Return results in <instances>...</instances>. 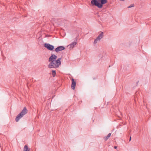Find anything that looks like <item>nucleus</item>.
Wrapping results in <instances>:
<instances>
[{"label": "nucleus", "instance_id": "5", "mask_svg": "<svg viewBox=\"0 0 151 151\" xmlns=\"http://www.w3.org/2000/svg\"><path fill=\"white\" fill-rule=\"evenodd\" d=\"M44 47L47 48L49 50L52 51L54 49V47L53 45L49 43H45L44 44Z\"/></svg>", "mask_w": 151, "mask_h": 151}, {"label": "nucleus", "instance_id": "12", "mask_svg": "<svg viewBox=\"0 0 151 151\" xmlns=\"http://www.w3.org/2000/svg\"><path fill=\"white\" fill-rule=\"evenodd\" d=\"M52 75L53 77H54L56 75V71L55 70H52Z\"/></svg>", "mask_w": 151, "mask_h": 151}, {"label": "nucleus", "instance_id": "10", "mask_svg": "<svg viewBox=\"0 0 151 151\" xmlns=\"http://www.w3.org/2000/svg\"><path fill=\"white\" fill-rule=\"evenodd\" d=\"M23 151H30V149L27 145H25L24 147Z\"/></svg>", "mask_w": 151, "mask_h": 151}, {"label": "nucleus", "instance_id": "16", "mask_svg": "<svg viewBox=\"0 0 151 151\" xmlns=\"http://www.w3.org/2000/svg\"><path fill=\"white\" fill-rule=\"evenodd\" d=\"M117 148V147L116 146H114V149H116Z\"/></svg>", "mask_w": 151, "mask_h": 151}, {"label": "nucleus", "instance_id": "8", "mask_svg": "<svg viewBox=\"0 0 151 151\" xmlns=\"http://www.w3.org/2000/svg\"><path fill=\"white\" fill-rule=\"evenodd\" d=\"M77 42L74 41L73 42L70 44L69 45H68V47H69L71 49L73 48L75 46Z\"/></svg>", "mask_w": 151, "mask_h": 151}, {"label": "nucleus", "instance_id": "13", "mask_svg": "<svg viewBox=\"0 0 151 151\" xmlns=\"http://www.w3.org/2000/svg\"><path fill=\"white\" fill-rule=\"evenodd\" d=\"M99 40L97 38H96L94 40L93 43L94 44H96L97 43V41Z\"/></svg>", "mask_w": 151, "mask_h": 151}, {"label": "nucleus", "instance_id": "3", "mask_svg": "<svg viewBox=\"0 0 151 151\" xmlns=\"http://www.w3.org/2000/svg\"><path fill=\"white\" fill-rule=\"evenodd\" d=\"M57 56L54 54H52L49 57L48 61L50 62L48 65V67L52 66V65L54 64L55 60L57 58Z\"/></svg>", "mask_w": 151, "mask_h": 151}, {"label": "nucleus", "instance_id": "6", "mask_svg": "<svg viewBox=\"0 0 151 151\" xmlns=\"http://www.w3.org/2000/svg\"><path fill=\"white\" fill-rule=\"evenodd\" d=\"M71 88L72 89L74 90L75 88V86L76 84V81L72 78L71 79Z\"/></svg>", "mask_w": 151, "mask_h": 151}, {"label": "nucleus", "instance_id": "7", "mask_svg": "<svg viewBox=\"0 0 151 151\" xmlns=\"http://www.w3.org/2000/svg\"><path fill=\"white\" fill-rule=\"evenodd\" d=\"M65 49V47L63 46H58L55 49V51L57 52H58L60 51H61Z\"/></svg>", "mask_w": 151, "mask_h": 151}, {"label": "nucleus", "instance_id": "17", "mask_svg": "<svg viewBox=\"0 0 151 151\" xmlns=\"http://www.w3.org/2000/svg\"><path fill=\"white\" fill-rule=\"evenodd\" d=\"M120 1H124V0H119Z\"/></svg>", "mask_w": 151, "mask_h": 151}, {"label": "nucleus", "instance_id": "11", "mask_svg": "<svg viewBox=\"0 0 151 151\" xmlns=\"http://www.w3.org/2000/svg\"><path fill=\"white\" fill-rule=\"evenodd\" d=\"M111 134V133H109L107 136H105L104 137V139L106 141L110 137Z\"/></svg>", "mask_w": 151, "mask_h": 151}, {"label": "nucleus", "instance_id": "18", "mask_svg": "<svg viewBox=\"0 0 151 151\" xmlns=\"http://www.w3.org/2000/svg\"><path fill=\"white\" fill-rule=\"evenodd\" d=\"M139 82V81H138L137 82V84Z\"/></svg>", "mask_w": 151, "mask_h": 151}, {"label": "nucleus", "instance_id": "15", "mask_svg": "<svg viewBox=\"0 0 151 151\" xmlns=\"http://www.w3.org/2000/svg\"><path fill=\"white\" fill-rule=\"evenodd\" d=\"M131 140V136L130 137L129 139V141H130Z\"/></svg>", "mask_w": 151, "mask_h": 151}, {"label": "nucleus", "instance_id": "14", "mask_svg": "<svg viewBox=\"0 0 151 151\" xmlns=\"http://www.w3.org/2000/svg\"><path fill=\"white\" fill-rule=\"evenodd\" d=\"M134 6V4H131L129 6H128V8H130L131 7H132Z\"/></svg>", "mask_w": 151, "mask_h": 151}, {"label": "nucleus", "instance_id": "2", "mask_svg": "<svg viewBox=\"0 0 151 151\" xmlns=\"http://www.w3.org/2000/svg\"><path fill=\"white\" fill-rule=\"evenodd\" d=\"M28 112V111L26 107H24L22 110L16 116L15 120L18 122L19 120L25 115Z\"/></svg>", "mask_w": 151, "mask_h": 151}, {"label": "nucleus", "instance_id": "9", "mask_svg": "<svg viewBox=\"0 0 151 151\" xmlns=\"http://www.w3.org/2000/svg\"><path fill=\"white\" fill-rule=\"evenodd\" d=\"M104 33L103 32H101L100 34H99L98 36L96 37L99 40H100L103 37Z\"/></svg>", "mask_w": 151, "mask_h": 151}, {"label": "nucleus", "instance_id": "4", "mask_svg": "<svg viewBox=\"0 0 151 151\" xmlns=\"http://www.w3.org/2000/svg\"><path fill=\"white\" fill-rule=\"evenodd\" d=\"M61 59V58H58L56 60H55L54 64L52 65V66L48 67L50 68H56L59 67V66L61 64V62L60 61Z\"/></svg>", "mask_w": 151, "mask_h": 151}, {"label": "nucleus", "instance_id": "1", "mask_svg": "<svg viewBox=\"0 0 151 151\" xmlns=\"http://www.w3.org/2000/svg\"><path fill=\"white\" fill-rule=\"evenodd\" d=\"M107 0H91V3L92 6H96L99 8H101L103 5L106 3Z\"/></svg>", "mask_w": 151, "mask_h": 151}]
</instances>
